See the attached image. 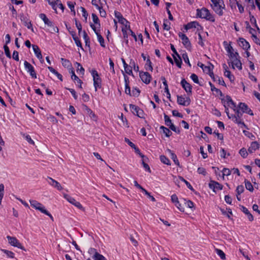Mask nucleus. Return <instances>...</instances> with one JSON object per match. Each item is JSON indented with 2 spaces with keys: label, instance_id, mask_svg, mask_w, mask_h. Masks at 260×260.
Wrapping results in <instances>:
<instances>
[{
  "label": "nucleus",
  "instance_id": "f257e3e1",
  "mask_svg": "<svg viewBox=\"0 0 260 260\" xmlns=\"http://www.w3.org/2000/svg\"><path fill=\"white\" fill-rule=\"evenodd\" d=\"M196 17L205 19L206 20L212 22H214L215 21L214 16L210 13L208 9L205 7L197 9Z\"/></svg>",
  "mask_w": 260,
  "mask_h": 260
},
{
  "label": "nucleus",
  "instance_id": "f03ea898",
  "mask_svg": "<svg viewBox=\"0 0 260 260\" xmlns=\"http://www.w3.org/2000/svg\"><path fill=\"white\" fill-rule=\"evenodd\" d=\"M231 42H230V44H228V42L224 41L223 42V45L224 47L225 50L229 54V57L232 59H233V61H237V60L240 59V56L238 52H233L234 49L232 46L231 45Z\"/></svg>",
  "mask_w": 260,
  "mask_h": 260
},
{
  "label": "nucleus",
  "instance_id": "7ed1b4c3",
  "mask_svg": "<svg viewBox=\"0 0 260 260\" xmlns=\"http://www.w3.org/2000/svg\"><path fill=\"white\" fill-rule=\"evenodd\" d=\"M91 74L93 78V86L95 91H96L98 89H101L102 88V80L98 72L95 70H92L91 72Z\"/></svg>",
  "mask_w": 260,
  "mask_h": 260
},
{
  "label": "nucleus",
  "instance_id": "20e7f679",
  "mask_svg": "<svg viewBox=\"0 0 260 260\" xmlns=\"http://www.w3.org/2000/svg\"><path fill=\"white\" fill-rule=\"evenodd\" d=\"M178 36L179 38H181L182 40V43L184 46V47L188 51H191L192 49V46L189 41L188 38L186 36V35L179 32L178 34Z\"/></svg>",
  "mask_w": 260,
  "mask_h": 260
},
{
  "label": "nucleus",
  "instance_id": "39448f33",
  "mask_svg": "<svg viewBox=\"0 0 260 260\" xmlns=\"http://www.w3.org/2000/svg\"><path fill=\"white\" fill-rule=\"evenodd\" d=\"M214 11L219 16H222L223 14V10L225 9V5L224 2H219L213 5H211Z\"/></svg>",
  "mask_w": 260,
  "mask_h": 260
},
{
  "label": "nucleus",
  "instance_id": "423d86ee",
  "mask_svg": "<svg viewBox=\"0 0 260 260\" xmlns=\"http://www.w3.org/2000/svg\"><path fill=\"white\" fill-rule=\"evenodd\" d=\"M30 206L36 210H38L44 214H47V210L40 203L36 200H29Z\"/></svg>",
  "mask_w": 260,
  "mask_h": 260
},
{
  "label": "nucleus",
  "instance_id": "0eeeda50",
  "mask_svg": "<svg viewBox=\"0 0 260 260\" xmlns=\"http://www.w3.org/2000/svg\"><path fill=\"white\" fill-rule=\"evenodd\" d=\"M90 26L91 27V28L92 29V30L94 31L95 34H96V35L97 36L98 40L99 42L100 43V45L102 47L105 48L106 46H105V44L104 39L100 33V30L97 29L96 27L95 26V25L91 23H90Z\"/></svg>",
  "mask_w": 260,
  "mask_h": 260
},
{
  "label": "nucleus",
  "instance_id": "6e6552de",
  "mask_svg": "<svg viewBox=\"0 0 260 260\" xmlns=\"http://www.w3.org/2000/svg\"><path fill=\"white\" fill-rule=\"evenodd\" d=\"M7 238L8 240L9 243L11 245L14 247H16L21 249L25 250L24 247L21 245V244L19 242V241L16 239V237L7 236Z\"/></svg>",
  "mask_w": 260,
  "mask_h": 260
},
{
  "label": "nucleus",
  "instance_id": "1a4fd4ad",
  "mask_svg": "<svg viewBox=\"0 0 260 260\" xmlns=\"http://www.w3.org/2000/svg\"><path fill=\"white\" fill-rule=\"evenodd\" d=\"M139 76L143 82L146 84L150 83L152 77L147 72L140 71Z\"/></svg>",
  "mask_w": 260,
  "mask_h": 260
},
{
  "label": "nucleus",
  "instance_id": "9d476101",
  "mask_svg": "<svg viewBox=\"0 0 260 260\" xmlns=\"http://www.w3.org/2000/svg\"><path fill=\"white\" fill-rule=\"evenodd\" d=\"M180 84L182 88L186 92L187 95H191L192 94V86L184 78L182 79Z\"/></svg>",
  "mask_w": 260,
  "mask_h": 260
},
{
  "label": "nucleus",
  "instance_id": "9b49d317",
  "mask_svg": "<svg viewBox=\"0 0 260 260\" xmlns=\"http://www.w3.org/2000/svg\"><path fill=\"white\" fill-rule=\"evenodd\" d=\"M24 66L25 70L28 73H29L30 75L32 78H37V74L35 72L34 67L27 61H25L24 62Z\"/></svg>",
  "mask_w": 260,
  "mask_h": 260
},
{
  "label": "nucleus",
  "instance_id": "f8f14e48",
  "mask_svg": "<svg viewBox=\"0 0 260 260\" xmlns=\"http://www.w3.org/2000/svg\"><path fill=\"white\" fill-rule=\"evenodd\" d=\"M66 200L70 204L74 205L78 209H80L82 211L84 210V208L82 205L78 201H77L74 198L66 194Z\"/></svg>",
  "mask_w": 260,
  "mask_h": 260
},
{
  "label": "nucleus",
  "instance_id": "ddd939ff",
  "mask_svg": "<svg viewBox=\"0 0 260 260\" xmlns=\"http://www.w3.org/2000/svg\"><path fill=\"white\" fill-rule=\"evenodd\" d=\"M209 187L215 193H216V189L220 190L223 188V185L222 184L212 180H210L209 183Z\"/></svg>",
  "mask_w": 260,
  "mask_h": 260
},
{
  "label": "nucleus",
  "instance_id": "4468645a",
  "mask_svg": "<svg viewBox=\"0 0 260 260\" xmlns=\"http://www.w3.org/2000/svg\"><path fill=\"white\" fill-rule=\"evenodd\" d=\"M46 180L49 184L56 188L57 190H61L63 189L60 183L52 178L47 177V178H46Z\"/></svg>",
  "mask_w": 260,
  "mask_h": 260
},
{
  "label": "nucleus",
  "instance_id": "2eb2a0df",
  "mask_svg": "<svg viewBox=\"0 0 260 260\" xmlns=\"http://www.w3.org/2000/svg\"><path fill=\"white\" fill-rule=\"evenodd\" d=\"M238 107L240 110H241L243 113H245L251 116H253L254 115L252 111L244 103L240 102L239 104Z\"/></svg>",
  "mask_w": 260,
  "mask_h": 260
},
{
  "label": "nucleus",
  "instance_id": "dca6fc26",
  "mask_svg": "<svg viewBox=\"0 0 260 260\" xmlns=\"http://www.w3.org/2000/svg\"><path fill=\"white\" fill-rule=\"evenodd\" d=\"M197 26L200 27L198 28V30H202L203 28V26L198 21H196L188 23L187 24L184 25V28L186 30H187L191 28H196Z\"/></svg>",
  "mask_w": 260,
  "mask_h": 260
},
{
  "label": "nucleus",
  "instance_id": "f3484780",
  "mask_svg": "<svg viewBox=\"0 0 260 260\" xmlns=\"http://www.w3.org/2000/svg\"><path fill=\"white\" fill-rule=\"evenodd\" d=\"M171 201L175 204V206L182 212H184V208L181 206L178 197L176 194H173L171 196Z\"/></svg>",
  "mask_w": 260,
  "mask_h": 260
},
{
  "label": "nucleus",
  "instance_id": "a211bd4d",
  "mask_svg": "<svg viewBox=\"0 0 260 260\" xmlns=\"http://www.w3.org/2000/svg\"><path fill=\"white\" fill-rule=\"evenodd\" d=\"M208 63L210 65V66H206L205 67H204V72H206V73L208 74L212 78L213 81L215 82L216 79H215V75L213 72L214 66L210 62H208Z\"/></svg>",
  "mask_w": 260,
  "mask_h": 260
},
{
  "label": "nucleus",
  "instance_id": "6ab92c4d",
  "mask_svg": "<svg viewBox=\"0 0 260 260\" xmlns=\"http://www.w3.org/2000/svg\"><path fill=\"white\" fill-rule=\"evenodd\" d=\"M239 44L244 50L247 51L250 49L249 43L243 38H239L238 40Z\"/></svg>",
  "mask_w": 260,
  "mask_h": 260
},
{
  "label": "nucleus",
  "instance_id": "aec40b11",
  "mask_svg": "<svg viewBox=\"0 0 260 260\" xmlns=\"http://www.w3.org/2000/svg\"><path fill=\"white\" fill-rule=\"evenodd\" d=\"M81 107L82 110L85 113L88 114L90 118L93 119L96 118L94 113L86 105L83 104H82Z\"/></svg>",
  "mask_w": 260,
  "mask_h": 260
},
{
  "label": "nucleus",
  "instance_id": "412c9836",
  "mask_svg": "<svg viewBox=\"0 0 260 260\" xmlns=\"http://www.w3.org/2000/svg\"><path fill=\"white\" fill-rule=\"evenodd\" d=\"M223 68L224 70V76L227 77L231 82H233L235 80V77L231 74V72L228 70V67L225 63L223 64Z\"/></svg>",
  "mask_w": 260,
  "mask_h": 260
},
{
  "label": "nucleus",
  "instance_id": "4be33fe9",
  "mask_svg": "<svg viewBox=\"0 0 260 260\" xmlns=\"http://www.w3.org/2000/svg\"><path fill=\"white\" fill-rule=\"evenodd\" d=\"M240 208V210L242 211L245 215H247V218H248L250 221H252L254 220V218L253 215L251 214L248 209L243 205H239Z\"/></svg>",
  "mask_w": 260,
  "mask_h": 260
},
{
  "label": "nucleus",
  "instance_id": "5701e85b",
  "mask_svg": "<svg viewBox=\"0 0 260 260\" xmlns=\"http://www.w3.org/2000/svg\"><path fill=\"white\" fill-rule=\"evenodd\" d=\"M66 65L68 66V68L69 70V72L70 73H71V78L73 80H74L75 79H78V77L75 74V71L74 70V68L72 67L71 63L69 61V60L66 59Z\"/></svg>",
  "mask_w": 260,
  "mask_h": 260
},
{
  "label": "nucleus",
  "instance_id": "b1692460",
  "mask_svg": "<svg viewBox=\"0 0 260 260\" xmlns=\"http://www.w3.org/2000/svg\"><path fill=\"white\" fill-rule=\"evenodd\" d=\"M115 17L118 19V22L121 24H124L125 22L127 20L124 18L121 13L117 11H114Z\"/></svg>",
  "mask_w": 260,
  "mask_h": 260
},
{
  "label": "nucleus",
  "instance_id": "393cba45",
  "mask_svg": "<svg viewBox=\"0 0 260 260\" xmlns=\"http://www.w3.org/2000/svg\"><path fill=\"white\" fill-rule=\"evenodd\" d=\"M259 147V144L257 141L252 142L251 143L250 146L248 149V152L252 153L253 151L258 149Z\"/></svg>",
  "mask_w": 260,
  "mask_h": 260
},
{
  "label": "nucleus",
  "instance_id": "a878e982",
  "mask_svg": "<svg viewBox=\"0 0 260 260\" xmlns=\"http://www.w3.org/2000/svg\"><path fill=\"white\" fill-rule=\"evenodd\" d=\"M39 17L44 21L45 24L47 25L48 26H53V22L49 20L45 14H40Z\"/></svg>",
  "mask_w": 260,
  "mask_h": 260
},
{
  "label": "nucleus",
  "instance_id": "bb28decb",
  "mask_svg": "<svg viewBox=\"0 0 260 260\" xmlns=\"http://www.w3.org/2000/svg\"><path fill=\"white\" fill-rule=\"evenodd\" d=\"M32 47L34 51V53L37 57V58L40 60L42 59L43 58V57L42 55L41 51H40V49L39 48V47L37 45H32Z\"/></svg>",
  "mask_w": 260,
  "mask_h": 260
},
{
  "label": "nucleus",
  "instance_id": "cd10ccee",
  "mask_svg": "<svg viewBox=\"0 0 260 260\" xmlns=\"http://www.w3.org/2000/svg\"><path fill=\"white\" fill-rule=\"evenodd\" d=\"M53 5H54L55 7H54V8H52L55 11V12L56 13L57 12V8L60 9L62 12H63L64 7H63V5H62V4L61 3L60 1L56 0V1L54 2Z\"/></svg>",
  "mask_w": 260,
  "mask_h": 260
},
{
  "label": "nucleus",
  "instance_id": "c85d7f7f",
  "mask_svg": "<svg viewBox=\"0 0 260 260\" xmlns=\"http://www.w3.org/2000/svg\"><path fill=\"white\" fill-rule=\"evenodd\" d=\"M168 151L170 153L171 155V159L173 160L175 165H176L177 166H180V163L179 161L177 158V155L174 153L173 151H172L170 149H168Z\"/></svg>",
  "mask_w": 260,
  "mask_h": 260
},
{
  "label": "nucleus",
  "instance_id": "c756f323",
  "mask_svg": "<svg viewBox=\"0 0 260 260\" xmlns=\"http://www.w3.org/2000/svg\"><path fill=\"white\" fill-rule=\"evenodd\" d=\"M225 100L226 105H227L228 106H230V105H231L233 106V108L234 109L235 108H236V103L232 100V99L230 96L226 95Z\"/></svg>",
  "mask_w": 260,
  "mask_h": 260
},
{
  "label": "nucleus",
  "instance_id": "7c9ffc66",
  "mask_svg": "<svg viewBox=\"0 0 260 260\" xmlns=\"http://www.w3.org/2000/svg\"><path fill=\"white\" fill-rule=\"evenodd\" d=\"M19 17L22 22H23V24L27 27L28 24L29 23H31L30 21H29L28 19L24 16L23 13H21L19 14Z\"/></svg>",
  "mask_w": 260,
  "mask_h": 260
},
{
  "label": "nucleus",
  "instance_id": "2f4dec72",
  "mask_svg": "<svg viewBox=\"0 0 260 260\" xmlns=\"http://www.w3.org/2000/svg\"><path fill=\"white\" fill-rule=\"evenodd\" d=\"M144 67L146 71H150L151 72L153 71L152 63L150 59L149 56H148L146 59V62Z\"/></svg>",
  "mask_w": 260,
  "mask_h": 260
},
{
  "label": "nucleus",
  "instance_id": "473e14b6",
  "mask_svg": "<svg viewBox=\"0 0 260 260\" xmlns=\"http://www.w3.org/2000/svg\"><path fill=\"white\" fill-rule=\"evenodd\" d=\"M172 56L174 58V61L176 64V66L179 68H181V65L182 63V59L180 57V56H176L174 54H172Z\"/></svg>",
  "mask_w": 260,
  "mask_h": 260
},
{
  "label": "nucleus",
  "instance_id": "72a5a7b5",
  "mask_svg": "<svg viewBox=\"0 0 260 260\" xmlns=\"http://www.w3.org/2000/svg\"><path fill=\"white\" fill-rule=\"evenodd\" d=\"M159 158L160 161L164 164L167 165L168 166H170L171 165L170 159L165 155H161L159 156Z\"/></svg>",
  "mask_w": 260,
  "mask_h": 260
},
{
  "label": "nucleus",
  "instance_id": "f704fd0d",
  "mask_svg": "<svg viewBox=\"0 0 260 260\" xmlns=\"http://www.w3.org/2000/svg\"><path fill=\"white\" fill-rule=\"evenodd\" d=\"M91 16L94 23L97 26L98 28H100L101 27L100 21L97 15L94 13H92Z\"/></svg>",
  "mask_w": 260,
  "mask_h": 260
},
{
  "label": "nucleus",
  "instance_id": "c9c22d12",
  "mask_svg": "<svg viewBox=\"0 0 260 260\" xmlns=\"http://www.w3.org/2000/svg\"><path fill=\"white\" fill-rule=\"evenodd\" d=\"M179 179H180V181H181L182 182L185 183V184H186L187 187L190 190H191L192 191H193V192L195 191L194 188H193V187L190 184V183L189 182H188L187 180H186L183 177L179 176Z\"/></svg>",
  "mask_w": 260,
  "mask_h": 260
},
{
  "label": "nucleus",
  "instance_id": "e433bc0d",
  "mask_svg": "<svg viewBox=\"0 0 260 260\" xmlns=\"http://www.w3.org/2000/svg\"><path fill=\"white\" fill-rule=\"evenodd\" d=\"M232 68L235 69L234 66L238 69L239 70L242 69V63L240 60H237V61H233L231 62Z\"/></svg>",
  "mask_w": 260,
  "mask_h": 260
},
{
  "label": "nucleus",
  "instance_id": "4c0bfd02",
  "mask_svg": "<svg viewBox=\"0 0 260 260\" xmlns=\"http://www.w3.org/2000/svg\"><path fill=\"white\" fill-rule=\"evenodd\" d=\"M183 201H184V203L185 205L189 208L194 209V203L190 200H187L186 199L183 198Z\"/></svg>",
  "mask_w": 260,
  "mask_h": 260
},
{
  "label": "nucleus",
  "instance_id": "58836bf2",
  "mask_svg": "<svg viewBox=\"0 0 260 260\" xmlns=\"http://www.w3.org/2000/svg\"><path fill=\"white\" fill-rule=\"evenodd\" d=\"M244 183L246 189L250 192H252L254 189L251 182L249 181H248L247 179H245Z\"/></svg>",
  "mask_w": 260,
  "mask_h": 260
},
{
  "label": "nucleus",
  "instance_id": "ea45409f",
  "mask_svg": "<svg viewBox=\"0 0 260 260\" xmlns=\"http://www.w3.org/2000/svg\"><path fill=\"white\" fill-rule=\"evenodd\" d=\"M76 4L75 3H73L71 2H68L67 5L69 8L71 10V12L72 13L73 15L75 16L76 15V12L75 10V5Z\"/></svg>",
  "mask_w": 260,
  "mask_h": 260
},
{
  "label": "nucleus",
  "instance_id": "a19ab883",
  "mask_svg": "<svg viewBox=\"0 0 260 260\" xmlns=\"http://www.w3.org/2000/svg\"><path fill=\"white\" fill-rule=\"evenodd\" d=\"M177 102L178 104L185 106V98L182 95H177Z\"/></svg>",
  "mask_w": 260,
  "mask_h": 260
},
{
  "label": "nucleus",
  "instance_id": "79ce46f5",
  "mask_svg": "<svg viewBox=\"0 0 260 260\" xmlns=\"http://www.w3.org/2000/svg\"><path fill=\"white\" fill-rule=\"evenodd\" d=\"M215 251L221 259H225L226 258L225 254L222 250L216 248L215 249Z\"/></svg>",
  "mask_w": 260,
  "mask_h": 260
},
{
  "label": "nucleus",
  "instance_id": "37998d69",
  "mask_svg": "<svg viewBox=\"0 0 260 260\" xmlns=\"http://www.w3.org/2000/svg\"><path fill=\"white\" fill-rule=\"evenodd\" d=\"M1 250L7 255L8 257L11 258H14L15 254L12 251L3 249Z\"/></svg>",
  "mask_w": 260,
  "mask_h": 260
},
{
  "label": "nucleus",
  "instance_id": "c03bdc74",
  "mask_svg": "<svg viewBox=\"0 0 260 260\" xmlns=\"http://www.w3.org/2000/svg\"><path fill=\"white\" fill-rule=\"evenodd\" d=\"M92 258L94 260H107L104 255L99 253H95V255H93Z\"/></svg>",
  "mask_w": 260,
  "mask_h": 260
},
{
  "label": "nucleus",
  "instance_id": "a18cd8bd",
  "mask_svg": "<svg viewBox=\"0 0 260 260\" xmlns=\"http://www.w3.org/2000/svg\"><path fill=\"white\" fill-rule=\"evenodd\" d=\"M182 58L184 61V62L187 63L189 67H191V65L189 62V58H188V55L187 54V53L184 51V53L182 54Z\"/></svg>",
  "mask_w": 260,
  "mask_h": 260
},
{
  "label": "nucleus",
  "instance_id": "49530a36",
  "mask_svg": "<svg viewBox=\"0 0 260 260\" xmlns=\"http://www.w3.org/2000/svg\"><path fill=\"white\" fill-rule=\"evenodd\" d=\"M239 154L243 158H245L248 155V152L245 148H242L239 150Z\"/></svg>",
  "mask_w": 260,
  "mask_h": 260
},
{
  "label": "nucleus",
  "instance_id": "de8ad7c7",
  "mask_svg": "<svg viewBox=\"0 0 260 260\" xmlns=\"http://www.w3.org/2000/svg\"><path fill=\"white\" fill-rule=\"evenodd\" d=\"M140 93V90L139 88L135 87V88H133L131 96L138 97Z\"/></svg>",
  "mask_w": 260,
  "mask_h": 260
},
{
  "label": "nucleus",
  "instance_id": "09e8293b",
  "mask_svg": "<svg viewBox=\"0 0 260 260\" xmlns=\"http://www.w3.org/2000/svg\"><path fill=\"white\" fill-rule=\"evenodd\" d=\"M215 81H217L218 83L224 86H226V84L222 77H220L218 76H215Z\"/></svg>",
  "mask_w": 260,
  "mask_h": 260
},
{
  "label": "nucleus",
  "instance_id": "8fccbe9b",
  "mask_svg": "<svg viewBox=\"0 0 260 260\" xmlns=\"http://www.w3.org/2000/svg\"><path fill=\"white\" fill-rule=\"evenodd\" d=\"M190 78L195 83L198 84L200 86H202V84H201L199 82L198 76L196 74H192L190 76Z\"/></svg>",
  "mask_w": 260,
  "mask_h": 260
},
{
  "label": "nucleus",
  "instance_id": "3c124183",
  "mask_svg": "<svg viewBox=\"0 0 260 260\" xmlns=\"http://www.w3.org/2000/svg\"><path fill=\"white\" fill-rule=\"evenodd\" d=\"M4 49L5 53L6 56L9 58H11V55L10 51L9 50V48L8 47L7 45H5L4 46Z\"/></svg>",
  "mask_w": 260,
  "mask_h": 260
},
{
  "label": "nucleus",
  "instance_id": "603ef678",
  "mask_svg": "<svg viewBox=\"0 0 260 260\" xmlns=\"http://www.w3.org/2000/svg\"><path fill=\"white\" fill-rule=\"evenodd\" d=\"M221 103L223 105L224 108H225V112L226 113L228 118H230V113H229V108L228 107L226 106V103H225V100L224 98H222L221 99Z\"/></svg>",
  "mask_w": 260,
  "mask_h": 260
},
{
  "label": "nucleus",
  "instance_id": "864d4df0",
  "mask_svg": "<svg viewBox=\"0 0 260 260\" xmlns=\"http://www.w3.org/2000/svg\"><path fill=\"white\" fill-rule=\"evenodd\" d=\"M144 113L143 110L139 107V110L136 111L135 115L137 116L140 118H144Z\"/></svg>",
  "mask_w": 260,
  "mask_h": 260
},
{
  "label": "nucleus",
  "instance_id": "5fc2aeb1",
  "mask_svg": "<svg viewBox=\"0 0 260 260\" xmlns=\"http://www.w3.org/2000/svg\"><path fill=\"white\" fill-rule=\"evenodd\" d=\"M129 108L131 109V112L133 113V114L135 115L136 111L139 110V107L138 106L133 105V104H129Z\"/></svg>",
  "mask_w": 260,
  "mask_h": 260
},
{
  "label": "nucleus",
  "instance_id": "6e6d98bb",
  "mask_svg": "<svg viewBox=\"0 0 260 260\" xmlns=\"http://www.w3.org/2000/svg\"><path fill=\"white\" fill-rule=\"evenodd\" d=\"M222 178L223 179H224V176H229L231 175V171L228 169V168H223L222 171Z\"/></svg>",
  "mask_w": 260,
  "mask_h": 260
},
{
  "label": "nucleus",
  "instance_id": "4d7b16f0",
  "mask_svg": "<svg viewBox=\"0 0 260 260\" xmlns=\"http://www.w3.org/2000/svg\"><path fill=\"white\" fill-rule=\"evenodd\" d=\"M236 191V192L238 194V195H240L244 191V188L243 185H238L237 187Z\"/></svg>",
  "mask_w": 260,
  "mask_h": 260
},
{
  "label": "nucleus",
  "instance_id": "13d9d810",
  "mask_svg": "<svg viewBox=\"0 0 260 260\" xmlns=\"http://www.w3.org/2000/svg\"><path fill=\"white\" fill-rule=\"evenodd\" d=\"M4 185L3 184H0V204H1L2 199L4 194Z\"/></svg>",
  "mask_w": 260,
  "mask_h": 260
},
{
  "label": "nucleus",
  "instance_id": "bf43d9fd",
  "mask_svg": "<svg viewBox=\"0 0 260 260\" xmlns=\"http://www.w3.org/2000/svg\"><path fill=\"white\" fill-rule=\"evenodd\" d=\"M97 9L99 10L100 16L102 17L105 18L106 17L107 13H106V11L103 9V7L100 6L99 8H97Z\"/></svg>",
  "mask_w": 260,
  "mask_h": 260
},
{
  "label": "nucleus",
  "instance_id": "052dcab7",
  "mask_svg": "<svg viewBox=\"0 0 260 260\" xmlns=\"http://www.w3.org/2000/svg\"><path fill=\"white\" fill-rule=\"evenodd\" d=\"M164 119H165V124L169 126L170 125L172 124V121L171 119L170 118L169 116L166 115V114H164Z\"/></svg>",
  "mask_w": 260,
  "mask_h": 260
},
{
  "label": "nucleus",
  "instance_id": "680f3d73",
  "mask_svg": "<svg viewBox=\"0 0 260 260\" xmlns=\"http://www.w3.org/2000/svg\"><path fill=\"white\" fill-rule=\"evenodd\" d=\"M80 9H81V11L82 13V16L84 18L85 21H87V17L88 15L87 11L86 10V9L84 8H83L82 7H81Z\"/></svg>",
  "mask_w": 260,
  "mask_h": 260
},
{
  "label": "nucleus",
  "instance_id": "e2e57ef3",
  "mask_svg": "<svg viewBox=\"0 0 260 260\" xmlns=\"http://www.w3.org/2000/svg\"><path fill=\"white\" fill-rule=\"evenodd\" d=\"M243 133L246 136L249 137L251 140H253L255 138L254 136L251 133L249 132V131L244 130L243 131Z\"/></svg>",
  "mask_w": 260,
  "mask_h": 260
},
{
  "label": "nucleus",
  "instance_id": "0e129e2a",
  "mask_svg": "<svg viewBox=\"0 0 260 260\" xmlns=\"http://www.w3.org/2000/svg\"><path fill=\"white\" fill-rule=\"evenodd\" d=\"M252 19H251L250 22L252 24L254 25V26L256 28L257 32L258 31V29H260L258 25L256 23V20L254 17H251Z\"/></svg>",
  "mask_w": 260,
  "mask_h": 260
},
{
  "label": "nucleus",
  "instance_id": "69168bd1",
  "mask_svg": "<svg viewBox=\"0 0 260 260\" xmlns=\"http://www.w3.org/2000/svg\"><path fill=\"white\" fill-rule=\"evenodd\" d=\"M73 40H74L76 45L78 47H80L82 50H83V48L82 45V43H81V41H80L79 38L78 37L74 38Z\"/></svg>",
  "mask_w": 260,
  "mask_h": 260
},
{
  "label": "nucleus",
  "instance_id": "338daca9",
  "mask_svg": "<svg viewBox=\"0 0 260 260\" xmlns=\"http://www.w3.org/2000/svg\"><path fill=\"white\" fill-rule=\"evenodd\" d=\"M169 128L173 131V132L176 133L177 134H179L180 133V131L179 128H177L176 126L172 123L171 124H169Z\"/></svg>",
  "mask_w": 260,
  "mask_h": 260
},
{
  "label": "nucleus",
  "instance_id": "774afa93",
  "mask_svg": "<svg viewBox=\"0 0 260 260\" xmlns=\"http://www.w3.org/2000/svg\"><path fill=\"white\" fill-rule=\"evenodd\" d=\"M197 172L199 174H202L204 176H206L207 174V172L206 171V169L202 167L198 168Z\"/></svg>",
  "mask_w": 260,
  "mask_h": 260
}]
</instances>
